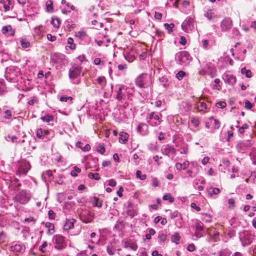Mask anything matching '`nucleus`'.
Masks as SVG:
<instances>
[{
  "label": "nucleus",
  "mask_w": 256,
  "mask_h": 256,
  "mask_svg": "<svg viewBox=\"0 0 256 256\" xmlns=\"http://www.w3.org/2000/svg\"><path fill=\"white\" fill-rule=\"evenodd\" d=\"M220 79L216 78L214 80V84H212V89L216 91H219L221 89V86L220 84Z\"/></svg>",
  "instance_id": "nucleus-28"
},
{
  "label": "nucleus",
  "mask_w": 256,
  "mask_h": 256,
  "mask_svg": "<svg viewBox=\"0 0 256 256\" xmlns=\"http://www.w3.org/2000/svg\"><path fill=\"white\" fill-rule=\"evenodd\" d=\"M216 106L218 108H224L226 106V104L224 102H217Z\"/></svg>",
  "instance_id": "nucleus-59"
},
{
  "label": "nucleus",
  "mask_w": 256,
  "mask_h": 256,
  "mask_svg": "<svg viewBox=\"0 0 256 256\" xmlns=\"http://www.w3.org/2000/svg\"><path fill=\"white\" fill-rule=\"evenodd\" d=\"M30 164L28 162L22 161L20 164L18 168L19 172L26 174L30 168Z\"/></svg>",
  "instance_id": "nucleus-16"
},
{
  "label": "nucleus",
  "mask_w": 256,
  "mask_h": 256,
  "mask_svg": "<svg viewBox=\"0 0 256 256\" xmlns=\"http://www.w3.org/2000/svg\"><path fill=\"white\" fill-rule=\"evenodd\" d=\"M80 220L84 224H88L93 222L94 213L88 209H82L79 213Z\"/></svg>",
  "instance_id": "nucleus-7"
},
{
  "label": "nucleus",
  "mask_w": 256,
  "mask_h": 256,
  "mask_svg": "<svg viewBox=\"0 0 256 256\" xmlns=\"http://www.w3.org/2000/svg\"><path fill=\"white\" fill-rule=\"evenodd\" d=\"M76 222V220L74 218L66 219L65 223L64 225V230H68L72 229L74 227V224Z\"/></svg>",
  "instance_id": "nucleus-20"
},
{
  "label": "nucleus",
  "mask_w": 256,
  "mask_h": 256,
  "mask_svg": "<svg viewBox=\"0 0 256 256\" xmlns=\"http://www.w3.org/2000/svg\"><path fill=\"white\" fill-rule=\"evenodd\" d=\"M129 135L126 132H120V133L119 142L122 144H125L128 140Z\"/></svg>",
  "instance_id": "nucleus-24"
},
{
  "label": "nucleus",
  "mask_w": 256,
  "mask_h": 256,
  "mask_svg": "<svg viewBox=\"0 0 256 256\" xmlns=\"http://www.w3.org/2000/svg\"><path fill=\"white\" fill-rule=\"evenodd\" d=\"M241 73L243 74H245L248 78H250L252 76L251 71L249 70H246V68H242Z\"/></svg>",
  "instance_id": "nucleus-40"
},
{
  "label": "nucleus",
  "mask_w": 256,
  "mask_h": 256,
  "mask_svg": "<svg viewBox=\"0 0 256 256\" xmlns=\"http://www.w3.org/2000/svg\"><path fill=\"white\" fill-rule=\"evenodd\" d=\"M156 36H158V40H162L164 37V32L158 30H156Z\"/></svg>",
  "instance_id": "nucleus-46"
},
{
  "label": "nucleus",
  "mask_w": 256,
  "mask_h": 256,
  "mask_svg": "<svg viewBox=\"0 0 256 256\" xmlns=\"http://www.w3.org/2000/svg\"><path fill=\"white\" fill-rule=\"evenodd\" d=\"M45 226L48 228V234H52L54 232V226L53 224L46 222L45 224Z\"/></svg>",
  "instance_id": "nucleus-29"
},
{
  "label": "nucleus",
  "mask_w": 256,
  "mask_h": 256,
  "mask_svg": "<svg viewBox=\"0 0 256 256\" xmlns=\"http://www.w3.org/2000/svg\"><path fill=\"white\" fill-rule=\"evenodd\" d=\"M6 90L5 85L2 80H0V95H2Z\"/></svg>",
  "instance_id": "nucleus-54"
},
{
  "label": "nucleus",
  "mask_w": 256,
  "mask_h": 256,
  "mask_svg": "<svg viewBox=\"0 0 256 256\" xmlns=\"http://www.w3.org/2000/svg\"><path fill=\"white\" fill-rule=\"evenodd\" d=\"M52 241L55 244L54 248L61 250L65 248L66 246V242L65 240V238L62 235L56 234L53 238Z\"/></svg>",
  "instance_id": "nucleus-9"
},
{
  "label": "nucleus",
  "mask_w": 256,
  "mask_h": 256,
  "mask_svg": "<svg viewBox=\"0 0 256 256\" xmlns=\"http://www.w3.org/2000/svg\"><path fill=\"white\" fill-rule=\"evenodd\" d=\"M186 76V73L183 71L178 72L176 74V78L180 80H182Z\"/></svg>",
  "instance_id": "nucleus-48"
},
{
  "label": "nucleus",
  "mask_w": 256,
  "mask_h": 256,
  "mask_svg": "<svg viewBox=\"0 0 256 256\" xmlns=\"http://www.w3.org/2000/svg\"><path fill=\"white\" fill-rule=\"evenodd\" d=\"M174 24H164V27L168 30V34H170L173 32L172 28H174Z\"/></svg>",
  "instance_id": "nucleus-44"
},
{
  "label": "nucleus",
  "mask_w": 256,
  "mask_h": 256,
  "mask_svg": "<svg viewBox=\"0 0 256 256\" xmlns=\"http://www.w3.org/2000/svg\"><path fill=\"white\" fill-rule=\"evenodd\" d=\"M52 2L50 0H48L46 3V6L48 12H52L53 10Z\"/></svg>",
  "instance_id": "nucleus-52"
},
{
  "label": "nucleus",
  "mask_w": 256,
  "mask_h": 256,
  "mask_svg": "<svg viewBox=\"0 0 256 256\" xmlns=\"http://www.w3.org/2000/svg\"><path fill=\"white\" fill-rule=\"evenodd\" d=\"M68 44L69 45L66 46V50L69 48L72 50H74L76 49V45L74 44V39L70 37L68 38Z\"/></svg>",
  "instance_id": "nucleus-27"
},
{
  "label": "nucleus",
  "mask_w": 256,
  "mask_h": 256,
  "mask_svg": "<svg viewBox=\"0 0 256 256\" xmlns=\"http://www.w3.org/2000/svg\"><path fill=\"white\" fill-rule=\"evenodd\" d=\"M38 98L36 96H32L30 98L28 102V104L30 106H34V104H38Z\"/></svg>",
  "instance_id": "nucleus-33"
},
{
  "label": "nucleus",
  "mask_w": 256,
  "mask_h": 256,
  "mask_svg": "<svg viewBox=\"0 0 256 256\" xmlns=\"http://www.w3.org/2000/svg\"><path fill=\"white\" fill-rule=\"evenodd\" d=\"M94 206H97L98 208L102 207V200H100L99 198L97 197H94Z\"/></svg>",
  "instance_id": "nucleus-45"
},
{
  "label": "nucleus",
  "mask_w": 256,
  "mask_h": 256,
  "mask_svg": "<svg viewBox=\"0 0 256 256\" xmlns=\"http://www.w3.org/2000/svg\"><path fill=\"white\" fill-rule=\"evenodd\" d=\"M162 199L164 200H168L170 203H172L174 201V198L172 196L171 194L170 193H167L164 194L162 197Z\"/></svg>",
  "instance_id": "nucleus-36"
},
{
  "label": "nucleus",
  "mask_w": 256,
  "mask_h": 256,
  "mask_svg": "<svg viewBox=\"0 0 256 256\" xmlns=\"http://www.w3.org/2000/svg\"><path fill=\"white\" fill-rule=\"evenodd\" d=\"M88 176L90 179H94L95 180H99L100 179V177L99 176L98 174H94L92 172H90L88 174Z\"/></svg>",
  "instance_id": "nucleus-47"
},
{
  "label": "nucleus",
  "mask_w": 256,
  "mask_h": 256,
  "mask_svg": "<svg viewBox=\"0 0 256 256\" xmlns=\"http://www.w3.org/2000/svg\"><path fill=\"white\" fill-rule=\"evenodd\" d=\"M220 240V233L213 229L209 230V242H218Z\"/></svg>",
  "instance_id": "nucleus-17"
},
{
  "label": "nucleus",
  "mask_w": 256,
  "mask_h": 256,
  "mask_svg": "<svg viewBox=\"0 0 256 256\" xmlns=\"http://www.w3.org/2000/svg\"><path fill=\"white\" fill-rule=\"evenodd\" d=\"M220 192L218 188L210 187L209 188V196H212L213 194H218Z\"/></svg>",
  "instance_id": "nucleus-39"
},
{
  "label": "nucleus",
  "mask_w": 256,
  "mask_h": 256,
  "mask_svg": "<svg viewBox=\"0 0 256 256\" xmlns=\"http://www.w3.org/2000/svg\"><path fill=\"white\" fill-rule=\"evenodd\" d=\"M80 172L81 170L76 166H75L73 168L72 170L70 172V174L72 176L74 177H76L78 176V174L80 173Z\"/></svg>",
  "instance_id": "nucleus-37"
},
{
  "label": "nucleus",
  "mask_w": 256,
  "mask_h": 256,
  "mask_svg": "<svg viewBox=\"0 0 256 256\" xmlns=\"http://www.w3.org/2000/svg\"><path fill=\"white\" fill-rule=\"evenodd\" d=\"M130 89L123 84H117L115 86L114 92L116 93V98L118 101L124 100L126 94L130 93Z\"/></svg>",
  "instance_id": "nucleus-3"
},
{
  "label": "nucleus",
  "mask_w": 256,
  "mask_h": 256,
  "mask_svg": "<svg viewBox=\"0 0 256 256\" xmlns=\"http://www.w3.org/2000/svg\"><path fill=\"white\" fill-rule=\"evenodd\" d=\"M198 60L202 66L204 68L208 67L206 54L204 56L202 53L200 52L198 54Z\"/></svg>",
  "instance_id": "nucleus-22"
},
{
  "label": "nucleus",
  "mask_w": 256,
  "mask_h": 256,
  "mask_svg": "<svg viewBox=\"0 0 256 256\" xmlns=\"http://www.w3.org/2000/svg\"><path fill=\"white\" fill-rule=\"evenodd\" d=\"M48 246V243L46 241H44L42 244L40 246L39 250L42 253H45L46 251L44 250V248H46Z\"/></svg>",
  "instance_id": "nucleus-62"
},
{
  "label": "nucleus",
  "mask_w": 256,
  "mask_h": 256,
  "mask_svg": "<svg viewBox=\"0 0 256 256\" xmlns=\"http://www.w3.org/2000/svg\"><path fill=\"white\" fill-rule=\"evenodd\" d=\"M196 22L194 16H188L182 24V28L186 32H189L194 30Z\"/></svg>",
  "instance_id": "nucleus-8"
},
{
  "label": "nucleus",
  "mask_w": 256,
  "mask_h": 256,
  "mask_svg": "<svg viewBox=\"0 0 256 256\" xmlns=\"http://www.w3.org/2000/svg\"><path fill=\"white\" fill-rule=\"evenodd\" d=\"M20 45L24 48H28L30 46V42L26 38H22L20 41Z\"/></svg>",
  "instance_id": "nucleus-35"
},
{
  "label": "nucleus",
  "mask_w": 256,
  "mask_h": 256,
  "mask_svg": "<svg viewBox=\"0 0 256 256\" xmlns=\"http://www.w3.org/2000/svg\"><path fill=\"white\" fill-rule=\"evenodd\" d=\"M180 238V236L178 233L176 232L174 235H172L171 237L172 242H175L176 244L178 243V242Z\"/></svg>",
  "instance_id": "nucleus-38"
},
{
  "label": "nucleus",
  "mask_w": 256,
  "mask_h": 256,
  "mask_svg": "<svg viewBox=\"0 0 256 256\" xmlns=\"http://www.w3.org/2000/svg\"><path fill=\"white\" fill-rule=\"evenodd\" d=\"M66 26L68 29L70 31L72 29L76 28V24L72 22V20H68L66 22Z\"/></svg>",
  "instance_id": "nucleus-34"
},
{
  "label": "nucleus",
  "mask_w": 256,
  "mask_h": 256,
  "mask_svg": "<svg viewBox=\"0 0 256 256\" xmlns=\"http://www.w3.org/2000/svg\"><path fill=\"white\" fill-rule=\"evenodd\" d=\"M97 151L102 154H104L106 152L104 145V144H99L96 148Z\"/></svg>",
  "instance_id": "nucleus-43"
},
{
  "label": "nucleus",
  "mask_w": 256,
  "mask_h": 256,
  "mask_svg": "<svg viewBox=\"0 0 256 256\" xmlns=\"http://www.w3.org/2000/svg\"><path fill=\"white\" fill-rule=\"evenodd\" d=\"M156 231L153 228H150L148 230V233L146 234V238L147 240L151 239L152 236H153L155 234Z\"/></svg>",
  "instance_id": "nucleus-50"
},
{
  "label": "nucleus",
  "mask_w": 256,
  "mask_h": 256,
  "mask_svg": "<svg viewBox=\"0 0 256 256\" xmlns=\"http://www.w3.org/2000/svg\"><path fill=\"white\" fill-rule=\"evenodd\" d=\"M239 238L242 246H245L252 242L255 236L251 232L244 230L239 234Z\"/></svg>",
  "instance_id": "nucleus-4"
},
{
  "label": "nucleus",
  "mask_w": 256,
  "mask_h": 256,
  "mask_svg": "<svg viewBox=\"0 0 256 256\" xmlns=\"http://www.w3.org/2000/svg\"><path fill=\"white\" fill-rule=\"evenodd\" d=\"M0 3L2 4L6 12L10 10L12 7L10 6L12 4V0H2Z\"/></svg>",
  "instance_id": "nucleus-23"
},
{
  "label": "nucleus",
  "mask_w": 256,
  "mask_h": 256,
  "mask_svg": "<svg viewBox=\"0 0 256 256\" xmlns=\"http://www.w3.org/2000/svg\"><path fill=\"white\" fill-rule=\"evenodd\" d=\"M162 114L154 112H150L146 117L147 122L152 126H159L162 122Z\"/></svg>",
  "instance_id": "nucleus-5"
},
{
  "label": "nucleus",
  "mask_w": 256,
  "mask_h": 256,
  "mask_svg": "<svg viewBox=\"0 0 256 256\" xmlns=\"http://www.w3.org/2000/svg\"><path fill=\"white\" fill-rule=\"evenodd\" d=\"M51 132H52L48 130H43L44 138H46V139H48L49 137L48 136Z\"/></svg>",
  "instance_id": "nucleus-64"
},
{
  "label": "nucleus",
  "mask_w": 256,
  "mask_h": 256,
  "mask_svg": "<svg viewBox=\"0 0 256 256\" xmlns=\"http://www.w3.org/2000/svg\"><path fill=\"white\" fill-rule=\"evenodd\" d=\"M137 132L143 136L148 134V125L144 122L140 123L137 127Z\"/></svg>",
  "instance_id": "nucleus-18"
},
{
  "label": "nucleus",
  "mask_w": 256,
  "mask_h": 256,
  "mask_svg": "<svg viewBox=\"0 0 256 256\" xmlns=\"http://www.w3.org/2000/svg\"><path fill=\"white\" fill-rule=\"evenodd\" d=\"M206 104L204 102H200L197 106V108L199 111H204L206 109Z\"/></svg>",
  "instance_id": "nucleus-42"
},
{
  "label": "nucleus",
  "mask_w": 256,
  "mask_h": 256,
  "mask_svg": "<svg viewBox=\"0 0 256 256\" xmlns=\"http://www.w3.org/2000/svg\"><path fill=\"white\" fill-rule=\"evenodd\" d=\"M191 122L195 127H197L199 124V120L196 118H193L191 119Z\"/></svg>",
  "instance_id": "nucleus-63"
},
{
  "label": "nucleus",
  "mask_w": 256,
  "mask_h": 256,
  "mask_svg": "<svg viewBox=\"0 0 256 256\" xmlns=\"http://www.w3.org/2000/svg\"><path fill=\"white\" fill-rule=\"evenodd\" d=\"M54 117L53 116L46 114L45 116H42L41 117V119L43 122H51L54 121Z\"/></svg>",
  "instance_id": "nucleus-32"
},
{
  "label": "nucleus",
  "mask_w": 256,
  "mask_h": 256,
  "mask_svg": "<svg viewBox=\"0 0 256 256\" xmlns=\"http://www.w3.org/2000/svg\"><path fill=\"white\" fill-rule=\"evenodd\" d=\"M7 238L6 234L4 232L2 231L0 232V244L3 243L6 241Z\"/></svg>",
  "instance_id": "nucleus-49"
},
{
  "label": "nucleus",
  "mask_w": 256,
  "mask_h": 256,
  "mask_svg": "<svg viewBox=\"0 0 256 256\" xmlns=\"http://www.w3.org/2000/svg\"><path fill=\"white\" fill-rule=\"evenodd\" d=\"M177 63L182 66L188 65L192 60V57L186 51H181L176 54L175 56Z\"/></svg>",
  "instance_id": "nucleus-2"
},
{
  "label": "nucleus",
  "mask_w": 256,
  "mask_h": 256,
  "mask_svg": "<svg viewBox=\"0 0 256 256\" xmlns=\"http://www.w3.org/2000/svg\"><path fill=\"white\" fill-rule=\"evenodd\" d=\"M76 146L77 148H80L84 152H88L90 150V146L89 144H86L84 146L83 144L80 141L76 143Z\"/></svg>",
  "instance_id": "nucleus-25"
},
{
  "label": "nucleus",
  "mask_w": 256,
  "mask_h": 256,
  "mask_svg": "<svg viewBox=\"0 0 256 256\" xmlns=\"http://www.w3.org/2000/svg\"><path fill=\"white\" fill-rule=\"evenodd\" d=\"M245 108L247 109L250 110L253 107V104L251 103L249 100H246L244 102Z\"/></svg>",
  "instance_id": "nucleus-60"
},
{
  "label": "nucleus",
  "mask_w": 256,
  "mask_h": 256,
  "mask_svg": "<svg viewBox=\"0 0 256 256\" xmlns=\"http://www.w3.org/2000/svg\"><path fill=\"white\" fill-rule=\"evenodd\" d=\"M50 24L56 28H58L60 27V20L58 18H52L51 20Z\"/></svg>",
  "instance_id": "nucleus-31"
},
{
  "label": "nucleus",
  "mask_w": 256,
  "mask_h": 256,
  "mask_svg": "<svg viewBox=\"0 0 256 256\" xmlns=\"http://www.w3.org/2000/svg\"><path fill=\"white\" fill-rule=\"evenodd\" d=\"M96 81L102 88L106 86V80L104 76H100L96 78Z\"/></svg>",
  "instance_id": "nucleus-26"
},
{
  "label": "nucleus",
  "mask_w": 256,
  "mask_h": 256,
  "mask_svg": "<svg viewBox=\"0 0 256 256\" xmlns=\"http://www.w3.org/2000/svg\"><path fill=\"white\" fill-rule=\"evenodd\" d=\"M224 82L230 85H234L236 82V78L229 72H226L222 76Z\"/></svg>",
  "instance_id": "nucleus-15"
},
{
  "label": "nucleus",
  "mask_w": 256,
  "mask_h": 256,
  "mask_svg": "<svg viewBox=\"0 0 256 256\" xmlns=\"http://www.w3.org/2000/svg\"><path fill=\"white\" fill-rule=\"evenodd\" d=\"M236 128H238V132L240 134H244V130L249 128V126L247 124H244L241 127L236 126Z\"/></svg>",
  "instance_id": "nucleus-41"
},
{
  "label": "nucleus",
  "mask_w": 256,
  "mask_h": 256,
  "mask_svg": "<svg viewBox=\"0 0 256 256\" xmlns=\"http://www.w3.org/2000/svg\"><path fill=\"white\" fill-rule=\"evenodd\" d=\"M5 116H4V118L6 119H10L12 118V111L10 110H8L4 112Z\"/></svg>",
  "instance_id": "nucleus-58"
},
{
  "label": "nucleus",
  "mask_w": 256,
  "mask_h": 256,
  "mask_svg": "<svg viewBox=\"0 0 256 256\" xmlns=\"http://www.w3.org/2000/svg\"><path fill=\"white\" fill-rule=\"evenodd\" d=\"M161 152L162 154L168 156L172 155L174 156L176 154V150L175 148L170 144H165L162 146Z\"/></svg>",
  "instance_id": "nucleus-11"
},
{
  "label": "nucleus",
  "mask_w": 256,
  "mask_h": 256,
  "mask_svg": "<svg viewBox=\"0 0 256 256\" xmlns=\"http://www.w3.org/2000/svg\"><path fill=\"white\" fill-rule=\"evenodd\" d=\"M24 250V246L21 244H13L10 246V250L14 252H23Z\"/></svg>",
  "instance_id": "nucleus-21"
},
{
  "label": "nucleus",
  "mask_w": 256,
  "mask_h": 256,
  "mask_svg": "<svg viewBox=\"0 0 256 256\" xmlns=\"http://www.w3.org/2000/svg\"><path fill=\"white\" fill-rule=\"evenodd\" d=\"M30 194L27 190H22L16 194L14 200L22 204H26L30 201Z\"/></svg>",
  "instance_id": "nucleus-6"
},
{
  "label": "nucleus",
  "mask_w": 256,
  "mask_h": 256,
  "mask_svg": "<svg viewBox=\"0 0 256 256\" xmlns=\"http://www.w3.org/2000/svg\"><path fill=\"white\" fill-rule=\"evenodd\" d=\"M153 80L150 75L147 73L140 74L135 80L136 86L142 88H146L150 87Z\"/></svg>",
  "instance_id": "nucleus-1"
},
{
  "label": "nucleus",
  "mask_w": 256,
  "mask_h": 256,
  "mask_svg": "<svg viewBox=\"0 0 256 256\" xmlns=\"http://www.w3.org/2000/svg\"><path fill=\"white\" fill-rule=\"evenodd\" d=\"M232 26V22L230 18H225L221 22V29L222 31H226L230 30Z\"/></svg>",
  "instance_id": "nucleus-14"
},
{
  "label": "nucleus",
  "mask_w": 256,
  "mask_h": 256,
  "mask_svg": "<svg viewBox=\"0 0 256 256\" xmlns=\"http://www.w3.org/2000/svg\"><path fill=\"white\" fill-rule=\"evenodd\" d=\"M136 177L141 180H144L146 176V174H142L140 170H137L136 172Z\"/></svg>",
  "instance_id": "nucleus-51"
},
{
  "label": "nucleus",
  "mask_w": 256,
  "mask_h": 256,
  "mask_svg": "<svg viewBox=\"0 0 256 256\" xmlns=\"http://www.w3.org/2000/svg\"><path fill=\"white\" fill-rule=\"evenodd\" d=\"M19 136H10L8 135L6 136V139L7 141H10L13 143H18V140L19 138Z\"/></svg>",
  "instance_id": "nucleus-30"
},
{
  "label": "nucleus",
  "mask_w": 256,
  "mask_h": 256,
  "mask_svg": "<svg viewBox=\"0 0 256 256\" xmlns=\"http://www.w3.org/2000/svg\"><path fill=\"white\" fill-rule=\"evenodd\" d=\"M51 60L56 64L64 65L68 64V60L66 56L62 53L54 52L51 54Z\"/></svg>",
  "instance_id": "nucleus-10"
},
{
  "label": "nucleus",
  "mask_w": 256,
  "mask_h": 256,
  "mask_svg": "<svg viewBox=\"0 0 256 256\" xmlns=\"http://www.w3.org/2000/svg\"><path fill=\"white\" fill-rule=\"evenodd\" d=\"M193 226L195 228L194 236L200 238L203 236L204 232V224L200 222H196L193 225Z\"/></svg>",
  "instance_id": "nucleus-12"
},
{
  "label": "nucleus",
  "mask_w": 256,
  "mask_h": 256,
  "mask_svg": "<svg viewBox=\"0 0 256 256\" xmlns=\"http://www.w3.org/2000/svg\"><path fill=\"white\" fill-rule=\"evenodd\" d=\"M82 68L80 66L72 67L69 70V77L70 79L74 80L78 78L82 72Z\"/></svg>",
  "instance_id": "nucleus-13"
},
{
  "label": "nucleus",
  "mask_w": 256,
  "mask_h": 256,
  "mask_svg": "<svg viewBox=\"0 0 256 256\" xmlns=\"http://www.w3.org/2000/svg\"><path fill=\"white\" fill-rule=\"evenodd\" d=\"M158 238L159 240V242H164L166 240V236L164 234H158Z\"/></svg>",
  "instance_id": "nucleus-55"
},
{
  "label": "nucleus",
  "mask_w": 256,
  "mask_h": 256,
  "mask_svg": "<svg viewBox=\"0 0 256 256\" xmlns=\"http://www.w3.org/2000/svg\"><path fill=\"white\" fill-rule=\"evenodd\" d=\"M36 136L40 139H44L43 129L38 128L36 130Z\"/></svg>",
  "instance_id": "nucleus-53"
},
{
  "label": "nucleus",
  "mask_w": 256,
  "mask_h": 256,
  "mask_svg": "<svg viewBox=\"0 0 256 256\" xmlns=\"http://www.w3.org/2000/svg\"><path fill=\"white\" fill-rule=\"evenodd\" d=\"M10 30H12V26L10 25H8V26H3L2 28V34H6L7 32H8Z\"/></svg>",
  "instance_id": "nucleus-57"
},
{
  "label": "nucleus",
  "mask_w": 256,
  "mask_h": 256,
  "mask_svg": "<svg viewBox=\"0 0 256 256\" xmlns=\"http://www.w3.org/2000/svg\"><path fill=\"white\" fill-rule=\"evenodd\" d=\"M48 218L50 220H54L56 214L52 210H50L48 212Z\"/></svg>",
  "instance_id": "nucleus-61"
},
{
  "label": "nucleus",
  "mask_w": 256,
  "mask_h": 256,
  "mask_svg": "<svg viewBox=\"0 0 256 256\" xmlns=\"http://www.w3.org/2000/svg\"><path fill=\"white\" fill-rule=\"evenodd\" d=\"M86 36V33L84 31H79L76 33L75 36L78 37L79 38H82L85 37Z\"/></svg>",
  "instance_id": "nucleus-56"
},
{
  "label": "nucleus",
  "mask_w": 256,
  "mask_h": 256,
  "mask_svg": "<svg viewBox=\"0 0 256 256\" xmlns=\"http://www.w3.org/2000/svg\"><path fill=\"white\" fill-rule=\"evenodd\" d=\"M209 124L210 126L212 132H213L215 130H218L220 128V123L218 120L214 119L212 117L209 118Z\"/></svg>",
  "instance_id": "nucleus-19"
}]
</instances>
